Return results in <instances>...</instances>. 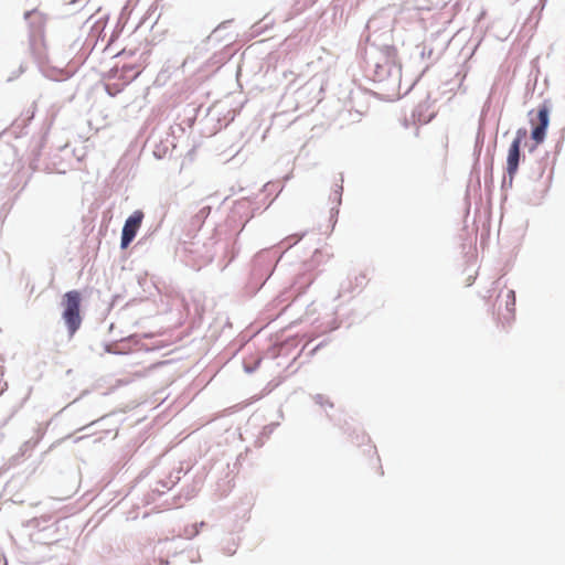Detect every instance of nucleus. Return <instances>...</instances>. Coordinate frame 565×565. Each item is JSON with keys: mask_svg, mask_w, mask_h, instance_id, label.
Segmentation results:
<instances>
[{"mask_svg": "<svg viewBox=\"0 0 565 565\" xmlns=\"http://www.w3.org/2000/svg\"><path fill=\"white\" fill-rule=\"evenodd\" d=\"M81 302L82 296L77 290L67 291L62 297V317L71 335L79 329L82 323Z\"/></svg>", "mask_w": 565, "mask_h": 565, "instance_id": "1", "label": "nucleus"}, {"mask_svg": "<svg viewBox=\"0 0 565 565\" xmlns=\"http://www.w3.org/2000/svg\"><path fill=\"white\" fill-rule=\"evenodd\" d=\"M550 111L551 107L547 102L541 104L537 108L536 118H531L530 122L533 126L531 138L534 141L531 150H534L539 145H541L546 137V130L550 125Z\"/></svg>", "mask_w": 565, "mask_h": 565, "instance_id": "2", "label": "nucleus"}, {"mask_svg": "<svg viewBox=\"0 0 565 565\" xmlns=\"http://www.w3.org/2000/svg\"><path fill=\"white\" fill-rule=\"evenodd\" d=\"M527 136V131L525 128H519L515 131V137L510 145L509 151H508V158H507V171L510 177H513L519 168V161H520V148L522 142L525 140Z\"/></svg>", "mask_w": 565, "mask_h": 565, "instance_id": "3", "label": "nucleus"}, {"mask_svg": "<svg viewBox=\"0 0 565 565\" xmlns=\"http://www.w3.org/2000/svg\"><path fill=\"white\" fill-rule=\"evenodd\" d=\"M143 212L140 210L135 211L125 222L121 233V248H127L136 237L138 230L143 220Z\"/></svg>", "mask_w": 565, "mask_h": 565, "instance_id": "4", "label": "nucleus"}, {"mask_svg": "<svg viewBox=\"0 0 565 565\" xmlns=\"http://www.w3.org/2000/svg\"><path fill=\"white\" fill-rule=\"evenodd\" d=\"M114 76H118L119 79H122L121 84H107L106 89L110 95H115L119 93L124 86L131 83L140 75V71H136L135 65L125 64L120 68L113 70Z\"/></svg>", "mask_w": 565, "mask_h": 565, "instance_id": "5", "label": "nucleus"}, {"mask_svg": "<svg viewBox=\"0 0 565 565\" xmlns=\"http://www.w3.org/2000/svg\"><path fill=\"white\" fill-rule=\"evenodd\" d=\"M505 313H502V317L507 321H511L514 318L515 311V292L514 290H507L505 292Z\"/></svg>", "mask_w": 565, "mask_h": 565, "instance_id": "6", "label": "nucleus"}]
</instances>
